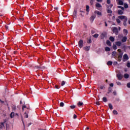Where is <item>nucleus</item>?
I'll return each instance as SVG.
<instances>
[{
    "label": "nucleus",
    "mask_w": 130,
    "mask_h": 130,
    "mask_svg": "<svg viewBox=\"0 0 130 130\" xmlns=\"http://www.w3.org/2000/svg\"><path fill=\"white\" fill-rule=\"evenodd\" d=\"M127 68H130V63L129 62L127 63Z\"/></svg>",
    "instance_id": "nucleus-56"
},
{
    "label": "nucleus",
    "mask_w": 130,
    "mask_h": 130,
    "mask_svg": "<svg viewBox=\"0 0 130 130\" xmlns=\"http://www.w3.org/2000/svg\"><path fill=\"white\" fill-rule=\"evenodd\" d=\"M116 84H117V85H118V86H120V85H121V83H120V82H119V81H117V82H116Z\"/></svg>",
    "instance_id": "nucleus-45"
},
{
    "label": "nucleus",
    "mask_w": 130,
    "mask_h": 130,
    "mask_svg": "<svg viewBox=\"0 0 130 130\" xmlns=\"http://www.w3.org/2000/svg\"><path fill=\"white\" fill-rule=\"evenodd\" d=\"M123 32L124 34H126V35H127V30L125 29H123Z\"/></svg>",
    "instance_id": "nucleus-44"
},
{
    "label": "nucleus",
    "mask_w": 130,
    "mask_h": 130,
    "mask_svg": "<svg viewBox=\"0 0 130 130\" xmlns=\"http://www.w3.org/2000/svg\"><path fill=\"white\" fill-rule=\"evenodd\" d=\"M94 14H97L99 16L98 17H101L102 16V13L97 10L94 11Z\"/></svg>",
    "instance_id": "nucleus-7"
},
{
    "label": "nucleus",
    "mask_w": 130,
    "mask_h": 130,
    "mask_svg": "<svg viewBox=\"0 0 130 130\" xmlns=\"http://www.w3.org/2000/svg\"><path fill=\"white\" fill-rule=\"evenodd\" d=\"M24 117L25 118H28V114L26 112L24 113Z\"/></svg>",
    "instance_id": "nucleus-43"
},
{
    "label": "nucleus",
    "mask_w": 130,
    "mask_h": 130,
    "mask_svg": "<svg viewBox=\"0 0 130 130\" xmlns=\"http://www.w3.org/2000/svg\"><path fill=\"white\" fill-rule=\"evenodd\" d=\"M127 88H130V82H128L127 84Z\"/></svg>",
    "instance_id": "nucleus-53"
},
{
    "label": "nucleus",
    "mask_w": 130,
    "mask_h": 130,
    "mask_svg": "<svg viewBox=\"0 0 130 130\" xmlns=\"http://www.w3.org/2000/svg\"><path fill=\"white\" fill-rule=\"evenodd\" d=\"M117 8L118 9H121L122 11H124V7L120 6H118Z\"/></svg>",
    "instance_id": "nucleus-29"
},
{
    "label": "nucleus",
    "mask_w": 130,
    "mask_h": 130,
    "mask_svg": "<svg viewBox=\"0 0 130 130\" xmlns=\"http://www.w3.org/2000/svg\"><path fill=\"white\" fill-rule=\"evenodd\" d=\"M103 101H104V102H107V98H106V97H104L103 98Z\"/></svg>",
    "instance_id": "nucleus-38"
},
{
    "label": "nucleus",
    "mask_w": 130,
    "mask_h": 130,
    "mask_svg": "<svg viewBox=\"0 0 130 130\" xmlns=\"http://www.w3.org/2000/svg\"><path fill=\"white\" fill-rule=\"evenodd\" d=\"M70 108H71V109H74V108H76V106L74 105L70 106Z\"/></svg>",
    "instance_id": "nucleus-42"
},
{
    "label": "nucleus",
    "mask_w": 130,
    "mask_h": 130,
    "mask_svg": "<svg viewBox=\"0 0 130 130\" xmlns=\"http://www.w3.org/2000/svg\"><path fill=\"white\" fill-rule=\"evenodd\" d=\"M82 105H83V103L79 102L78 103V106H79V107L82 106Z\"/></svg>",
    "instance_id": "nucleus-33"
},
{
    "label": "nucleus",
    "mask_w": 130,
    "mask_h": 130,
    "mask_svg": "<svg viewBox=\"0 0 130 130\" xmlns=\"http://www.w3.org/2000/svg\"><path fill=\"white\" fill-rule=\"evenodd\" d=\"M117 63H118L117 61H115L113 62V66H116Z\"/></svg>",
    "instance_id": "nucleus-47"
},
{
    "label": "nucleus",
    "mask_w": 130,
    "mask_h": 130,
    "mask_svg": "<svg viewBox=\"0 0 130 130\" xmlns=\"http://www.w3.org/2000/svg\"><path fill=\"white\" fill-rule=\"evenodd\" d=\"M106 44H107V45H108V46H111V42H110V41L107 40L106 42Z\"/></svg>",
    "instance_id": "nucleus-20"
},
{
    "label": "nucleus",
    "mask_w": 130,
    "mask_h": 130,
    "mask_svg": "<svg viewBox=\"0 0 130 130\" xmlns=\"http://www.w3.org/2000/svg\"><path fill=\"white\" fill-rule=\"evenodd\" d=\"M112 31L113 33H115L116 35H118V29L116 27H113Z\"/></svg>",
    "instance_id": "nucleus-3"
},
{
    "label": "nucleus",
    "mask_w": 130,
    "mask_h": 130,
    "mask_svg": "<svg viewBox=\"0 0 130 130\" xmlns=\"http://www.w3.org/2000/svg\"><path fill=\"white\" fill-rule=\"evenodd\" d=\"M126 40H127V37H124L122 38L121 41L122 42H126Z\"/></svg>",
    "instance_id": "nucleus-11"
},
{
    "label": "nucleus",
    "mask_w": 130,
    "mask_h": 130,
    "mask_svg": "<svg viewBox=\"0 0 130 130\" xmlns=\"http://www.w3.org/2000/svg\"><path fill=\"white\" fill-rule=\"evenodd\" d=\"M128 56L127 55V54H124L123 56V61H126V60H128Z\"/></svg>",
    "instance_id": "nucleus-2"
},
{
    "label": "nucleus",
    "mask_w": 130,
    "mask_h": 130,
    "mask_svg": "<svg viewBox=\"0 0 130 130\" xmlns=\"http://www.w3.org/2000/svg\"><path fill=\"white\" fill-rule=\"evenodd\" d=\"M95 7H96V8H102V6L101 5V4H100L99 3H96L95 4Z\"/></svg>",
    "instance_id": "nucleus-19"
},
{
    "label": "nucleus",
    "mask_w": 130,
    "mask_h": 130,
    "mask_svg": "<svg viewBox=\"0 0 130 130\" xmlns=\"http://www.w3.org/2000/svg\"><path fill=\"white\" fill-rule=\"evenodd\" d=\"M122 55H123V52H120L118 54V61H121V58H122Z\"/></svg>",
    "instance_id": "nucleus-4"
},
{
    "label": "nucleus",
    "mask_w": 130,
    "mask_h": 130,
    "mask_svg": "<svg viewBox=\"0 0 130 130\" xmlns=\"http://www.w3.org/2000/svg\"><path fill=\"white\" fill-rule=\"evenodd\" d=\"M118 15H123V10H119L118 11Z\"/></svg>",
    "instance_id": "nucleus-15"
},
{
    "label": "nucleus",
    "mask_w": 130,
    "mask_h": 130,
    "mask_svg": "<svg viewBox=\"0 0 130 130\" xmlns=\"http://www.w3.org/2000/svg\"><path fill=\"white\" fill-rule=\"evenodd\" d=\"M123 1L124 0H117V1L118 2V5L120 6H123Z\"/></svg>",
    "instance_id": "nucleus-10"
},
{
    "label": "nucleus",
    "mask_w": 130,
    "mask_h": 130,
    "mask_svg": "<svg viewBox=\"0 0 130 130\" xmlns=\"http://www.w3.org/2000/svg\"><path fill=\"white\" fill-rule=\"evenodd\" d=\"M99 3H102V0H96Z\"/></svg>",
    "instance_id": "nucleus-62"
},
{
    "label": "nucleus",
    "mask_w": 130,
    "mask_h": 130,
    "mask_svg": "<svg viewBox=\"0 0 130 130\" xmlns=\"http://www.w3.org/2000/svg\"><path fill=\"white\" fill-rule=\"evenodd\" d=\"M107 13H108V14H110L108 15L109 17H111V16H112V15H111V14H112V11L111 9H107Z\"/></svg>",
    "instance_id": "nucleus-6"
},
{
    "label": "nucleus",
    "mask_w": 130,
    "mask_h": 130,
    "mask_svg": "<svg viewBox=\"0 0 130 130\" xmlns=\"http://www.w3.org/2000/svg\"><path fill=\"white\" fill-rule=\"evenodd\" d=\"M55 87L56 89H59L60 88V86H58V85H55Z\"/></svg>",
    "instance_id": "nucleus-51"
},
{
    "label": "nucleus",
    "mask_w": 130,
    "mask_h": 130,
    "mask_svg": "<svg viewBox=\"0 0 130 130\" xmlns=\"http://www.w3.org/2000/svg\"><path fill=\"white\" fill-rule=\"evenodd\" d=\"M64 85H66V81H62L61 83V86H64Z\"/></svg>",
    "instance_id": "nucleus-41"
},
{
    "label": "nucleus",
    "mask_w": 130,
    "mask_h": 130,
    "mask_svg": "<svg viewBox=\"0 0 130 130\" xmlns=\"http://www.w3.org/2000/svg\"><path fill=\"white\" fill-rule=\"evenodd\" d=\"M94 2H95V0H90V4L91 6L93 5Z\"/></svg>",
    "instance_id": "nucleus-35"
},
{
    "label": "nucleus",
    "mask_w": 130,
    "mask_h": 130,
    "mask_svg": "<svg viewBox=\"0 0 130 130\" xmlns=\"http://www.w3.org/2000/svg\"><path fill=\"white\" fill-rule=\"evenodd\" d=\"M109 39L111 42H114V40H115L114 38H113L112 36L110 37Z\"/></svg>",
    "instance_id": "nucleus-16"
},
{
    "label": "nucleus",
    "mask_w": 130,
    "mask_h": 130,
    "mask_svg": "<svg viewBox=\"0 0 130 130\" xmlns=\"http://www.w3.org/2000/svg\"><path fill=\"white\" fill-rule=\"evenodd\" d=\"M117 77L119 81H120V80H121V79H122V75L120 73H118L117 75Z\"/></svg>",
    "instance_id": "nucleus-9"
},
{
    "label": "nucleus",
    "mask_w": 130,
    "mask_h": 130,
    "mask_svg": "<svg viewBox=\"0 0 130 130\" xmlns=\"http://www.w3.org/2000/svg\"><path fill=\"white\" fill-rule=\"evenodd\" d=\"M86 12H87V13H89V12H90V7L89 6V5H86Z\"/></svg>",
    "instance_id": "nucleus-14"
},
{
    "label": "nucleus",
    "mask_w": 130,
    "mask_h": 130,
    "mask_svg": "<svg viewBox=\"0 0 130 130\" xmlns=\"http://www.w3.org/2000/svg\"><path fill=\"white\" fill-rule=\"evenodd\" d=\"M118 18L119 19H120V20H124V21L126 19H127V17H126V16H123V15L119 16L118 17Z\"/></svg>",
    "instance_id": "nucleus-5"
},
{
    "label": "nucleus",
    "mask_w": 130,
    "mask_h": 130,
    "mask_svg": "<svg viewBox=\"0 0 130 130\" xmlns=\"http://www.w3.org/2000/svg\"><path fill=\"white\" fill-rule=\"evenodd\" d=\"M12 108L13 111H15L16 109H17V108L16 107V106L15 105L12 106Z\"/></svg>",
    "instance_id": "nucleus-31"
},
{
    "label": "nucleus",
    "mask_w": 130,
    "mask_h": 130,
    "mask_svg": "<svg viewBox=\"0 0 130 130\" xmlns=\"http://www.w3.org/2000/svg\"><path fill=\"white\" fill-rule=\"evenodd\" d=\"M54 10H58V7H54Z\"/></svg>",
    "instance_id": "nucleus-64"
},
{
    "label": "nucleus",
    "mask_w": 130,
    "mask_h": 130,
    "mask_svg": "<svg viewBox=\"0 0 130 130\" xmlns=\"http://www.w3.org/2000/svg\"><path fill=\"white\" fill-rule=\"evenodd\" d=\"M127 21V18H126L125 20H123V25L125 26V27H126V22Z\"/></svg>",
    "instance_id": "nucleus-21"
},
{
    "label": "nucleus",
    "mask_w": 130,
    "mask_h": 130,
    "mask_svg": "<svg viewBox=\"0 0 130 130\" xmlns=\"http://www.w3.org/2000/svg\"><path fill=\"white\" fill-rule=\"evenodd\" d=\"M91 34H94V33H96V31L94 30H91Z\"/></svg>",
    "instance_id": "nucleus-52"
},
{
    "label": "nucleus",
    "mask_w": 130,
    "mask_h": 130,
    "mask_svg": "<svg viewBox=\"0 0 130 130\" xmlns=\"http://www.w3.org/2000/svg\"><path fill=\"white\" fill-rule=\"evenodd\" d=\"M4 127H5V124H4V122L1 123L0 128H3Z\"/></svg>",
    "instance_id": "nucleus-23"
},
{
    "label": "nucleus",
    "mask_w": 130,
    "mask_h": 130,
    "mask_svg": "<svg viewBox=\"0 0 130 130\" xmlns=\"http://www.w3.org/2000/svg\"><path fill=\"white\" fill-rule=\"evenodd\" d=\"M41 69H43V70H44L45 69H46V67H45V66L41 67Z\"/></svg>",
    "instance_id": "nucleus-57"
},
{
    "label": "nucleus",
    "mask_w": 130,
    "mask_h": 130,
    "mask_svg": "<svg viewBox=\"0 0 130 130\" xmlns=\"http://www.w3.org/2000/svg\"><path fill=\"white\" fill-rule=\"evenodd\" d=\"M83 49L84 50H86V51H89L90 50V46H86L83 48Z\"/></svg>",
    "instance_id": "nucleus-12"
},
{
    "label": "nucleus",
    "mask_w": 130,
    "mask_h": 130,
    "mask_svg": "<svg viewBox=\"0 0 130 130\" xmlns=\"http://www.w3.org/2000/svg\"><path fill=\"white\" fill-rule=\"evenodd\" d=\"M111 91H112V88L111 87H109L108 91L111 92Z\"/></svg>",
    "instance_id": "nucleus-50"
},
{
    "label": "nucleus",
    "mask_w": 130,
    "mask_h": 130,
    "mask_svg": "<svg viewBox=\"0 0 130 130\" xmlns=\"http://www.w3.org/2000/svg\"><path fill=\"white\" fill-rule=\"evenodd\" d=\"M113 49L116 50L117 49V47L116 46V45H113Z\"/></svg>",
    "instance_id": "nucleus-30"
},
{
    "label": "nucleus",
    "mask_w": 130,
    "mask_h": 130,
    "mask_svg": "<svg viewBox=\"0 0 130 130\" xmlns=\"http://www.w3.org/2000/svg\"><path fill=\"white\" fill-rule=\"evenodd\" d=\"M113 94H114V95H116V91H114L113 92Z\"/></svg>",
    "instance_id": "nucleus-61"
},
{
    "label": "nucleus",
    "mask_w": 130,
    "mask_h": 130,
    "mask_svg": "<svg viewBox=\"0 0 130 130\" xmlns=\"http://www.w3.org/2000/svg\"><path fill=\"white\" fill-rule=\"evenodd\" d=\"M26 108V105H23V106H22V110H24V108Z\"/></svg>",
    "instance_id": "nucleus-55"
},
{
    "label": "nucleus",
    "mask_w": 130,
    "mask_h": 130,
    "mask_svg": "<svg viewBox=\"0 0 130 130\" xmlns=\"http://www.w3.org/2000/svg\"><path fill=\"white\" fill-rule=\"evenodd\" d=\"M14 116H15V113L12 112L10 114L11 118H13Z\"/></svg>",
    "instance_id": "nucleus-26"
},
{
    "label": "nucleus",
    "mask_w": 130,
    "mask_h": 130,
    "mask_svg": "<svg viewBox=\"0 0 130 130\" xmlns=\"http://www.w3.org/2000/svg\"><path fill=\"white\" fill-rule=\"evenodd\" d=\"M113 62L112 61H108L107 63V66H112Z\"/></svg>",
    "instance_id": "nucleus-18"
},
{
    "label": "nucleus",
    "mask_w": 130,
    "mask_h": 130,
    "mask_svg": "<svg viewBox=\"0 0 130 130\" xmlns=\"http://www.w3.org/2000/svg\"><path fill=\"white\" fill-rule=\"evenodd\" d=\"M109 107L110 110H112V109H113V106H112V105L111 104H109Z\"/></svg>",
    "instance_id": "nucleus-24"
},
{
    "label": "nucleus",
    "mask_w": 130,
    "mask_h": 130,
    "mask_svg": "<svg viewBox=\"0 0 130 130\" xmlns=\"http://www.w3.org/2000/svg\"><path fill=\"white\" fill-rule=\"evenodd\" d=\"M105 37V34L102 33L101 35V39H103Z\"/></svg>",
    "instance_id": "nucleus-27"
},
{
    "label": "nucleus",
    "mask_w": 130,
    "mask_h": 130,
    "mask_svg": "<svg viewBox=\"0 0 130 130\" xmlns=\"http://www.w3.org/2000/svg\"><path fill=\"white\" fill-rule=\"evenodd\" d=\"M115 44L117 46H121V42L120 41L116 42Z\"/></svg>",
    "instance_id": "nucleus-13"
},
{
    "label": "nucleus",
    "mask_w": 130,
    "mask_h": 130,
    "mask_svg": "<svg viewBox=\"0 0 130 130\" xmlns=\"http://www.w3.org/2000/svg\"><path fill=\"white\" fill-rule=\"evenodd\" d=\"M73 16V17H77V10H74Z\"/></svg>",
    "instance_id": "nucleus-17"
},
{
    "label": "nucleus",
    "mask_w": 130,
    "mask_h": 130,
    "mask_svg": "<svg viewBox=\"0 0 130 130\" xmlns=\"http://www.w3.org/2000/svg\"><path fill=\"white\" fill-rule=\"evenodd\" d=\"M124 7L125 9H127V8H128V5H127V4L125 3L124 4Z\"/></svg>",
    "instance_id": "nucleus-40"
},
{
    "label": "nucleus",
    "mask_w": 130,
    "mask_h": 130,
    "mask_svg": "<svg viewBox=\"0 0 130 130\" xmlns=\"http://www.w3.org/2000/svg\"><path fill=\"white\" fill-rule=\"evenodd\" d=\"M110 87H113V83H111L110 84Z\"/></svg>",
    "instance_id": "nucleus-63"
},
{
    "label": "nucleus",
    "mask_w": 130,
    "mask_h": 130,
    "mask_svg": "<svg viewBox=\"0 0 130 130\" xmlns=\"http://www.w3.org/2000/svg\"><path fill=\"white\" fill-rule=\"evenodd\" d=\"M5 28H6V29H7V30H8L9 29V26L5 25Z\"/></svg>",
    "instance_id": "nucleus-59"
},
{
    "label": "nucleus",
    "mask_w": 130,
    "mask_h": 130,
    "mask_svg": "<svg viewBox=\"0 0 130 130\" xmlns=\"http://www.w3.org/2000/svg\"><path fill=\"white\" fill-rule=\"evenodd\" d=\"M77 115L74 114V116H73V118H74V119H76V118H77Z\"/></svg>",
    "instance_id": "nucleus-54"
},
{
    "label": "nucleus",
    "mask_w": 130,
    "mask_h": 130,
    "mask_svg": "<svg viewBox=\"0 0 130 130\" xmlns=\"http://www.w3.org/2000/svg\"><path fill=\"white\" fill-rule=\"evenodd\" d=\"M92 42V40L91 39H89L87 41V43H91Z\"/></svg>",
    "instance_id": "nucleus-46"
},
{
    "label": "nucleus",
    "mask_w": 130,
    "mask_h": 130,
    "mask_svg": "<svg viewBox=\"0 0 130 130\" xmlns=\"http://www.w3.org/2000/svg\"><path fill=\"white\" fill-rule=\"evenodd\" d=\"M96 105H100V103H99V102H96Z\"/></svg>",
    "instance_id": "nucleus-60"
},
{
    "label": "nucleus",
    "mask_w": 130,
    "mask_h": 130,
    "mask_svg": "<svg viewBox=\"0 0 130 130\" xmlns=\"http://www.w3.org/2000/svg\"><path fill=\"white\" fill-rule=\"evenodd\" d=\"M99 36V35H98V34H95L93 35L94 38H98Z\"/></svg>",
    "instance_id": "nucleus-36"
},
{
    "label": "nucleus",
    "mask_w": 130,
    "mask_h": 130,
    "mask_svg": "<svg viewBox=\"0 0 130 130\" xmlns=\"http://www.w3.org/2000/svg\"><path fill=\"white\" fill-rule=\"evenodd\" d=\"M95 18H96V15L91 16L90 18V21L92 23V22L94 21V20H95Z\"/></svg>",
    "instance_id": "nucleus-8"
},
{
    "label": "nucleus",
    "mask_w": 130,
    "mask_h": 130,
    "mask_svg": "<svg viewBox=\"0 0 130 130\" xmlns=\"http://www.w3.org/2000/svg\"><path fill=\"white\" fill-rule=\"evenodd\" d=\"M64 106V103L63 102H61L60 103V107H63Z\"/></svg>",
    "instance_id": "nucleus-39"
},
{
    "label": "nucleus",
    "mask_w": 130,
    "mask_h": 130,
    "mask_svg": "<svg viewBox=\"0 0 130 130\" xmlns=\"http://www.w3.org/2000/svg\"><path fill=\"white\" fill-rule=\"evenodd\" d=\"M112 56H116V51L112 52Z\"/></svg>",
    "instance_id": "nucleus-32"
},
{
    "label": "nucleus",
    "mask_w": 130,
    "mask_h": 130,
    "mask_svg": "<svg viewBox=\"0 0 130 130\" xmlns=\"http://www.w3.org/2000/svg\"><path fill=\"white\" fill-rule=\"evenodd\" d=\"M100 88L101 89V90H103L104 89H105V86L104 85H101L100 86Z\"/></svg>",
    "instance_id": "nucleus-34"
},
{
    "label": "nucleus",
    "mask_w": 130,
    "mask_h": 130,
    "mask_svg": "<svg viewBox=\"0 0 130 130\" xmlns=\"http://www.w3.org/2000/svg\"><path fill=\"white\" fill-rule=\"evenodd\" d=\"M111 3V2L110 1V0H107V4H108V5H110V4Z\"/></svg>",
    "instance_id": "nucleus-49"
},
{
    "label": "nucleus",
    "mask_w": 130,
    "mask_h": 130,
    "mask_svg": "<svg viewBox=\"0 0 130 130\" xmlns=\"http://www.w3.org/2000/svg\"><path fill=\"white\" fill-rule=\"evenodd\" d=\"M113 114H115V115H117L118 114V113L117 112V111H116V110H113Z\"/></svg>",
    "instance_id": "nucleus-28"
},
{
    "label": "nucleus",
    "mask_w": 130,
    "mask_h": 130,
    "mask_svg": "<svg viewBox=\"0 0 130 130\" xmlns=\"http://www.w3.org/2000/svg\"><path fill=\"white\" fill-rule=\"evenodd\" d=\"M105 50L106 51H110V48H109L108 47H106Z\"/></svg>",
    "instance_id": "nucleus-37"
},
{
    "label": "nucleus",
    "mask_w": 130,
    "mask_h": 130,
    "mask_svg": "<svg viewBox=\"0 0 130 130\" xmlns=\"http://www.w3.org/2000/svg\"><path fill=\"white\" fill-rule=\"evenodd\" d=\"M124 77L125 79H128V78H129V75L126 73L124 74Z\"/></svg>",
    "instance_id": "nucleus-22"
},
{
    "label": "nucleus",
    "mask_w": 130,
    "mask_h": 130,
    "mask_svg": "<svg viewBox=\"0 0 130 130\" xmlns=\"http://www.w3.org/2000/svg\"><path fill=\"white\" fill-rule=\"evenodd\" d=\"M78 46L80 48L84 47V41L82 40H80L78 42Z\"/></svg>",
    "instance_id": "nucleus-1"
},
{
    "label": "nucleus",
    "mask_w": 130,
    "mask_h": 130,
    "mask_svg": "<svg viewBox=\"0 0 130 130\" xmlns=\"http://www.w3.org/2000/svg\"><path fill=\"white\" fill-rule=\"evenodd\" d=\"M34 69H37V70H38V69H41V64H40V66H35V67H34Z\"/></svg>",
    "instance_id": "nucleus-25"
},
{
    "label": "nucleus",
    "mask_w": 130,
    "mask_h": 130,
    "mask_svg": "<svg viewBox=\"0 0 130 130\" xmlns=\"http://www.w3.org/2000/svg\"><path fill=\"white\" fill-rule=\"evenodd\" d=\"M116 22L118 23V24H119L120 23V20H119V19H117Z\"/></svg>",
    "instance_id": "nucleus-48"
},
{
    "label": "nucleus",
    "mask_w": 130,
    "mask_h": 130,
    "mask_svg": "<svg viewBox=\"0 0 130 130\" xmlns=\"http://www.w3.org/2000/svg\"><path fill=\"white\" fill-rule=\"evenodd\" d=\"M118 52H119V53H120V52H122V51H121V49H118Z\"/></svg>",
    "instance_id": "nucleus-58"
}]
</instances>
